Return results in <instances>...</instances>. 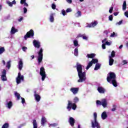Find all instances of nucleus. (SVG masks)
Listing matches in <instances>:
<instances>
[{"mask_svg":"<svg viewBox=\"0 0 128 128\" xmlns=\"http://www.w3.org/2000/svg\"><path fill=\"white\" fill-rule=\"evenodd\" d=\"M113 19V17H112V15H110L108 17V20H112Z\"/></svg>","mask_w":128,"mask_h":128,"instance_id":"48","label":"nucleus"},{"mask_svg":"<svg viewBox=\"0 0 128 128\" xmlns=\"http://www.w3.org/2000/svg\"><path fill=\"white\" fill-rule=\"evenodd\" d=\"M67 2H68V4H72V0H66Z\"/></svg>","mask_w":128,"mask_h":128,"instance_id":"58","label":"nucleus"},{"mask_svg":"<svg viewBox=\"0 0 128 128\" xmlns=\"http://www.w3.org/2000/svg\"><path fill=\"white\" fill-rule=\"evenodd\" d=\"M96 104L97 106H102L104 108L108 106V100H106V98L102 99L101 101L100 100H97L96 101Z\"/></svg>","mask_w":128,"mask_h":128,"instance_id":"5","label":"nucleus"},{"mask_svg":"<svg viewBox=\"0 0 128 128\" xmlns=\"http://www.w3.org/2000/svg\"><path fill=\"white\" fill-rule=\"evenodd\" d=\"M105 44L106 46H110L112 44V42H109L107 41L106 42Z\"/></svg>","mask_w":128,"mask_h":128,"instance_id":"44","label":"nucleus"},{"mask_svg":"<svg viewBox=\"0 0 128 128\" xmlns=\"http://www.w3.org/2000/svg\"><path fill=\"white\" fill-rule=\"evenodd\" d=\"M80 102V99L77 97L75 96L73 99V102L72 101L68 100V104L67 106V110L70 112L72 108L74 110H76V104L78 102Z\"/></svg>","mask_w":128,"mask_h":128,"instance_id":"3","label":"nucleus"},{"mask_svg":"<svg viewBox=\"0 0 128 128\" xmlns=\"http://www.w3.org/2000/svg\"><path fill=\"white\" fill-rule=\"evenodd\" d=\"M33 128H38V123L36 122V120H33Z\"/></svg>","mask_w":128,"mask_h":128,"instance_id":"31","label":"nucleus"},{"mask_svg":"<svg viewBox=\"0 0 128 128\" xmlns=\"http://www.w3.org/2000/svg\"><path fill=\"white\" fill-rule=\"evenodd\" d=\"M34 36V30H30V32H28L24 36V38L26 40L28 38H32Z\"/></svg>","mask_w":128,"mask_h":128,"instance_id":"9","label":"nucleus"},{"mask_svg":"<svg viewBox=\"0 0 128 128\" xmlns=\"http://www.w3.org/2000/svg\"><path fill=\"white\" fill-rule=\"evenodd\" d=\"M114 16H116L118 14V12H114Z\"/></svg>","mask_w":128,"mask_h":128,"instance_id":"60","label":"nucleus"},{"mask_svg":"<svg viewBox=\"0 0 128 128\" xmlns=\"http://www.w3.org/2000/svg\"><path fill=\"white\" fill-rule=\"evenodd\" d=\"M34 96L35 100H36V102H38L40 100V96L36 94V92H34Z\"/></svg>","mask_w":128,"mask_h":128,"instance_id":"18","label":"nucleus"},{"mask_svg":"<svg viewBox=\"0 0 128 128\" xmlns=\"http://www.w3.org/2000/svg\"><path fill=\"white\" fill-rule=\"evenodd\" d=\"M23 10L24 14H26V12H28V9L24 7Z\"/></svg>","mask_w":128,"mask_h":128,"instance_id":"45","label":"nucleus"},{"mask_svg":"<svg viewBox=\"0 0 128 128\" xmlns=\"http://www.w3.org/2000/svg\"><path fill=\"white\" fill-rule=\"evenodd\" d=\"M18 30L17 28H16L14 26H12L11 28V30L10 32V34H14L16 32H18Z\"/></svg>","mask_w":128,"mask_h":128,"instance_id":"17","label":"nucleus"},{"mask_svg":"<svg viewBox=\"0 0 128 128\" xmlns=\"http://www.w3.org/2000/svg\"><path fill=\"white\" fill-rule=\"evenodd\" d=\"M69 122L71 126H74V119L72 117L70 118Z\"/></svg>","mask_w":128,"mask_h":128,"instance_id":"22","label":"nucleus"},{"mask_svg":"<svg viewBox=\"0 0 128 128\" xmlns=\"http://www.w3.org/2000/svg\"><path fill=\"white\" fill-rule=\"evenodd\" d=\"M78 88H72L70 90L74 94H76L78 92Z\"/></svg>","mask_w":128,"mask_h":128,"instance_id":"15","label":"nucleus"},{"mask_svg":"<svg viewBox=\"0 0 128 128\" xmlns=\"http://www.w3.org/2000/svg\"><path fill=\"white\" fill-rule=\"evenodd\" d=\"M96 118H98V114L95 112L94 114V120H91L92 128H100V123L98 122Z\"/></svg>","mask_w":128,"mask_h":128,"instance_id":"4","label":"nucleus"},{"mask_svg":"<svg viewBox=\"0 0 128 128\" xmlns=\"http://www.w3.org/2000/svg\"><path fill=\"white\" fill-rule=\"evenodd\" d=\"M21 100H22V104H26V100H24V98L21 97Z\"/></svg>","mask_w":128,"mask_h":128,"instance_id":"41","label":"nucleus"},{"mask_svg":"<svg viewBox=\"0 0 128 128\" xmlns=\"http://www.w3.org/2000/svg\"><path fill=\"white\" fill-rule=\"evenodd\" d=\"M44 50L42 48H40V50L38 52V56L37 57V62L38 66L42 64V58H44Z\"/></svg>","mask_w":128,"mask_h":128,"instance_id":"6","label":"nucleus"},{"mask_svg":"<svg viewBox=\"0 0 128 128\" xmlns=\"http://www.w3.org/2000/svg\"><path fill=\"white\" fill-rule=\"evenodd\" d=\"M97 90L100 94H104L106 90L104 88L101 86H98Z\"/></svg>","mask_w":128,"mask_h":128,"instance_id":"19","label":"nucleus"},{"mask_svg":"<svg viewBox=\"0 0 128 128\" xmlns=\"http://www.w3.org/2000/svg\"><path fill=\"white\" fill-rule=\"evenodd\" d=\"M5 106L7 108H8V110H10L12 107V102L11 100H6Z\"/></svg>","mask_w":128,"mask_h":128,"instance_id":"11","label":"nucleus"},{"mask_svg":"<svg viewBox=\"0 0 128 128\" xmlns=\"http://www.w3.org/2000/svg\"><path fill=\"white\" fill-rule=\"evenodd\" d=\"M114 56H116V52H114V50L112 51V54H111V56H109V58H114Z\"/></svg>","mask_w":128,"mask_h":128,"instance_id":"36","label":"nucleus"},{"mask_svg":"<svg viewBox=\"0 0 128 128\" xmlns=\"http://www.w3.org/2000/svg\"><path fill=\"white\" fill-rule=\"evenodd\" d=\"M14 96L16 98V100H19L22 98V97H20V94H18L17 92H14Z\"/></svg>","mask_w":128,"mask_h":128,"instance_id":"24","label":"nucleus"},{"mask_svg":"<svg viewBox=\"0 0 128 128\" xmlns=\"http://www.w3.org/2000/svg\"><path fill=\"white\" fill-rule=\"evenodd\" d=\"M54 14H50V22H54Z\"/></svg>","mask_w":128,"mask_h":128,"instance_id":"25","label":"nucleus"},{"mask_svg":"<svg viewBox=\"0 0 128 128\" xmlns=\"http://www.w3.org/2000/svg\"><path fill=\"white\" fill-rule=\"evenodd\" d=\"M23 4H24V6L26 8H28V4L26 2H24Z\"/></svg>","mask_w":128,"mask_h":128,"instance_id":"53","label":"nucleus"},{"mask_svg":"<svg viewBox=\"0 0 128 128\" xmlns=\"http://www.w3.org/2000/svg\"><path fill=\"white\" fill-rule=\"evenodd\" d=\"M110 36L112 38H114V36H116V33L114 32L112 34H111Z\"/></svg>","mask_w":128,"mask_h":128,"instance_id":"50","label":"nucleus"},{"mask_svg":"<svg viewBox=\"0 0 128 128\" xmlns=\"http://www.w3.org/2000/svg\"><path fill=\"white\" fill-rule=\"evenodd\" d=\"M33 44L35 48H40V42L38 40H34L33 41Z\"/></svg>","mask_w":128,"mask_h":128,"instance_id":"14","label":"nucleus"},{"mask_svg":"<svg viewBox=\"0 0 128 128\" xmlns=\"http://www.w3.org/2000/svg\"><path fill=\"white\" fill-rule=\"evenodd\" d=\"M74 16L76 18H80V16H82V12L80 10H78L75 14Z\"/></svg>","mask_w":128,"mask_h":128,"instance_id":"26","label":"nucleus"},{"mask_svg":"<svg viewBox=\"0 0 128 128\" xmlns=\"http://www.w3.org/2000/svg\"><path fill=\"white\" fill-rule=\"evenodd\" d=\"M56 126V124H49V126Z\"/></svg>","mask_w":128,"mask_h":128,"instance_id":"54","label":"nucleus"},{"mask_svg":"<svg viewBox=\"0 0 128 128\" xmlns=\"http://www.w3.org/2000/svg\"><path fill=\"white\" fill-rule=\"evenodd\" d=\"M114 10V7L113 6H111L109 10V12L110 14H112V10Z\"/></svg>","mask_w":128,"mask_h":128,"instance_id":"43","label":"nucleus"},{"mask_svg":"<svg viewBox=\"0 0 128 128\" xmlns=\"http://www.w3.org/2000/svg\"><path fill=\"white\" fill-rule=\"evenodd\" d=\"M24 76L22 75L20 72H18L17 78H16V82L17 84H20L22 82H24Z\"/></svg>","mask_w":128,"mask_h":128,"instance_id":"8","label":"nucleus"},{"mask_svg":"<svg viewBox=\"0 0 128 128\" xmlns=\"http://www.w3.org/2000/svg\"><path fill=\"white\" fill-rule=\"evenodd\" d=\"M73 44L75 48H80V44H78V40H74Z\"/></svg>","mask_w":128,"mask_h":128,"instance_id":"21","label":"nucleus"},{"mask_svg":"<svg viewBox=\"0 0 128 128\" xmlns=\"http://www.w3.org/2000/svg\"><path fill=\"white\" fill-rule=\"evenodd\" d=\"M107 82L111 84L116 88L118 86V82H116V76L114 72H110L107 75Z\"/></svg>","mask_w":128,"mask_h":128,"instance_id":"2","label":"nucleus"},{"mask_svg":"<svg viewBox=\"0 0 128 128\" xmlns=\"http://www.w3.org/2000/svg\"><path fill=\"white\" fill-rule=\"evenodd\" d=\"M22 50L23 52H26L28 50V48L24 46L22 47Z\"/></svg>","mask_w":128,"mask_h":128,"instance_id":"42","label":"nucleus"},{"mask_svg":"<svg viewBox=\"0 0 128 128\" xmlns=\"http://www.w3.org/2000/svg\"><path fill=\"white\" fill-rule=\"evenodd\" d=\"M6 52V49H4V47L0 46V54H2L4 52Z\"/></svg>","mask_w":128,"mask_h":128,"instance_id":"34","label":"nucleus"},{"mask_svg":"<svg viewBox=\"0 0 128 128\" xmlns=\"http://www.w3.org/2000/svg\"><path fill=\"white\" fill-rule=\"evenodd\" d=\"M128 63V60H123L122 61V65L124 66V64H127Z\"/></svg>","mask_w":128,"mask_h":128,"instance_id":"40","label":"nucleus"},{"mask_svg":"<svg viewBox=\"0 0 128 128\" xmlns=\"http://www.w3.org/2000/svg\"><path fill=\"white\" fill-rule=\"evenodd\" d=\"M106 42H108L106 38H104V40H102V44H104V42H105V44H106Z\"/></svg>","mask_w":128,"mask_h":128,"instance_id":"56","label":"nucleus"},{"mask_svg":"<svg viewBox=\"0 0 128 128\" xmlns=\"http://www.w3.org/2000/svg\"><path fill=\"white\" fill-rule=\"evenodd\" d=\"M124 14L126 18H128V12L126 11L124 12Z\"/></svg>","mask_w":128,"mask_h":128,"instance_id":"52","label":"nucleus"},{"mask_svg":"<svg viewBox=\"0 0 128 128\" xmlns=\"http://www.w3.org/2000/svg\"><path fill=\"white\" fill-rule=\"evenodd\" d=\"M126 46L128 50V42L126 44Z\"/></svg>","mask_w":128,"mask_h":128,"instance_id":"64","label":"nucleus"},{"mask_svg":"<svg viewBox=\"0 0 128 128\" xmlns=\"http://www.w3.org/2000/svg\"><path fill=\"white\" fill-rule=\"evenodd\" d=\"M87 24L88 25L86 26V28H94V26L98 24V21L95 20L90 24Z\"/></svg>","mask_w":128,"mask_h":128,"instance_id":"13","label":"nucleus"},{"mask_svg":"<svg viewBox=\"0 0 128 128\" xmlns=\"http://www.w3.org/2000/svg\"><path fill=\"white\" fill-rule=\"evenodd\" d=\"M122 46H122V45H120V46H119V48H122Z\"/></svg>","mask_w":128,"mask_h":128,"instance_id":"63","label":"nucleus"},{"mask_svg":"<svg viewBox=\"0 0 128 128\" xmlns=\"http://www.w3.org/2000/svg\"><path fill=\"white\" fill-rule=\"evenodd\" d=\"M101 66L102 65L100 64L97 63L95 66V68H94V70H100V68Z\"/></svg>","mask_w":128,"mask_h":128,"instance_id":"27","label":"nucleus"},{"mask_svg":"<svg viewBox=\"0 0 128 128\" xmlns=\"http://www.w3.org/2000/svg\"><path fill=\"white\" fill-rule=\"evenodd\" d=\"M2 64H4V66L6 65V62H5L4 60H3L2 61Z\"/></svg>","mask_w":128,"mask_h":128,"instance_id":"62","label":"nucleus"},{"mask_svg":"<svg viewBox=\"0 0 128 128\" xmlns=\"http://www.w3.org/2000/svg\"><path fill=\"white\" fill-rule=\"evenodd\" d=\"M46 122V117L42 116L41 120V124L43 126H44V124Z\"/></svg>","mask_w":128,"mask_h":128,"instance_id":"23","label":"nucleus"},{"mask_svg":"<svg viewBox=\"0 0 128 128\" xmlns=\"http://www.w3.org/2000/svg\"><path fill=\"white\" fill-rule=\"evenodd\" d=\"M26 0H20V4H23L24 2H26Z\"/></svg>","mask_w":128,"mask_h":128,"instance_id":"47","label":"nucleus"},{"mask_svg":"<svg viewBox=\"0 0 128 128\" xmlns=\"http://www.w3.org/2000/svg\"><path fill=\"white\" fill-rule=\"evenodd\" d=\"M114 60L112 58H109V65L110 66H112L114 64Z\"/></svg>","mask_w":128,"mask_h":128,"instance_id":"33","label":"nucleus"},{"mask_svg":"<svg viewBox=\"0 0 128 128\" xmlns=\"http://www.w3.org/2000/svg\"><path fill=\"white\" fill-rule=\"evenodd\" d=\"M6 4L9 6H12V4H16V0H14L12 2H10V0L6 1Z\"/></svg>","mask_w":128,"mask_h":128,"instance_id":"20","label":"nucleus"},{"mask_svg":"<svg viewBox=\"0 0 128 128\" xmlns=\"http://www.w3.org/2000/svg\"><path fill=\"white\" fill-rule=\"evenodd\" d=\"M40 76H42V82L46 80V70L44 68L41 67L40 68Z\"/></svg>","mask_w":128,"mask_h":128,"instance_id":"7","label":"nucleus"},{"mask_svg":"<svg viewBox=\"0 0 128 128\" xmlns=\"http://www.w3.org/2000/svg\"><path fill=\"white\" fill-rule=\"evenodd\" d=\"M94 56H96V54H88L86 56V58H94Z\"/></svg>","mask_w":128,"mask_h":128,"instance_id":"30","label":"nucleus"},{"mask_svg":"<svg viewBox=\"0 0 128 128\" xmlns=\"http://www.w3.org/2000/svg\"><path fill=\"white\" fill-rule=\"evenodd\" d=\"M106 44L103 43L102 44V48L103 50H106Z\"/></svg>","mask_w":128,"mask_h":128,"instance_id":"51","label":"nucleus"},{"mask_svg":"<svg viewBox=\"0 0 128 128\" xmlns=\"http://www.w3.org/2000/svg\"><path fill=\"white\" fill-rule=\"evenodd\" d=\"M83 40H88V37L86 36H82Z\"/></svg>","mask_w":128,"mask_h":128,"instance_id":"57","label":"nucleus"},{"mask_svg":"<svg viewBox=\"0 0 128 128\" xmlns=\"http://www.w3.org/2000/svg\"><path fill=\"white\" fill-rule=\"evenodd\" d=\"M72 12V9L68 8L66 10V12Z\"/></svg>","mask_w":128,"mask_h":128,"instance_id":"49","label":"nucleus"},{"mask_svg":"<svg viewBox=\"0 0 128 128\" xmlns=\"http://www.w3.org/2000/svg\"><path fill=\"white\" fill-rule=\"evenodd\" d=\"M23 66L24 63L22 62V60L20 59L18 62V68L20 70H22Z\"/></svg>","mask_w":128,"mask_h":128,"instance_id":"16","label":"nucleus"},{"mask_svg":"<svg viewBox=\"0 0 128 128\" xmlns=\"http://www.w3.org/2000/svg\"><path fill=\"white\" fill-rule=\"evenodd\" d=\"M78 36H79L80 38H82V36H84V35H82V34H79L78 35Z\"/></svg>","mask_w":128,"mask_h":128,"instance_id":"59","label":"nucleus"},{"mask_svg":"<svg viewBox=\"0 0 128 128\" xmlns=\"http://www.w3.org/2000/svg\"><path fill=\"white\" fill-rule=\"evenodd\" d=\"M10 62H12L11 60H9L6 62V68H8V70H10V68L11 64Z\"/></svg>","mask_w":128,"mask_h":128,"instance_id":"32","label":"nucleus"},{"mask_svg":"<svg viewBox=\"0 0 128 128\" xmlns=\"http://www.w3.org/2000/svg\"><path fill=\"white\" fill-rule=\"evenodd\" d=\"M22 20H24V18L23 17H21L20 18L18 19V22H22Z\"/></svg>","mask_w":128,"mask_h":128,"instance_id":"55","label":"nucleus"},{"mask_svg":"<svg viewBox=\"0 0 128 128\" xmlns=\"http://www.w3.org/2000/svg\"><path fill=\"white\" fill-rule=\"evenodd\" d=\"M74 56H78V48H76L74 50Z\"/></svg>","mask_w":128,"mask_h":128,"instance_id":"28","label":"nucleus"},{"mask_svg":"<svg viewBox=\"0 0 128 128\" xmlns=\"http://www.w3.org/2000/svg\"><path fill=\"white\" fill-rule=\"evenodd\" d=\"M126 2L124 0L122 4V10H126Z\"/></svg>","mask_w":128,"mask_h":128,"instance_id":"35","label":"nucleus"},{"mask_svg":"<svg viewBox=\"0 0 128 128\" xmlns=\"http://www.w3.org/2000/svg\"><path fill=\"white\" fill-rule=\"evenodd\" d=\"M98 59H96V58L92 59V61L88 63L87 66L86 68V70H88L90 68V66H92V64H98Z\"/></svg>","mask_w":128,"mask_h":128,"instance_id":"10","label":"nucleus"},{"mask_svg":"<svg viewBox=\"0 0 128 128\" xmlns=\"http://www.w3.org/2000/svg\"><path fill=\"white\" fill-rule=\"evenodd\" d=\"M112 108L111 110L112 112H114L115 110H116V105L114 104L112 106Z\"/></svg>","mask_w":128,"mask_h":128,"instance_id":"39","label":"nucleus"},{"mask_svg":"<svg viewBox=\"0 0 128 128\" xmlns=\"http://www.w3.org/2000/svg\"><path fill=\"white\" fill-rule=\"evenodd\" d=\"M76 68L79 78V80H78V82H86V72H82V65L77 63Z\"/></svg>","mask_w":128,"mask_h":128,"instance_id":"1","label":"nucleus"},{"mask_svg":"<svg viewBox=\"0 0 128 128\" xmlns=\"http://www.w3.org/2000/svg\"><path fill=\"white\" fill-rule=\"evenodd\" d=\"M116 26H120L122 24V20H120L119 22H117L116 23Z\"/></svg>","mask_w":128,"mask_h":128,"instance_id":"37","label":"nucleus"},{"mask_svg":"<svg viewBox=\"0 0 128 128\" xmlns=\"http://www.w3.org/2000/svg\"><path fill=\"white\" fill-rule=\"evenodd\" d=\"M61 14L64 16H66V12L64 10H62L61 11Z\"/></svg>","mask_w":128,"mask_h":128,"instance_id":"38","label":"nucleus"},{"mask_svg":"<svg viewBox=\"0 0 128 128\" xmlns=\"http://www.w3.org/2000/svg\"><path fill=\"white\" fill-rule=\"evenodd\" d=\"M101 116L102 119L106 120L108 118V114H106V112H102Z\"/></svg>","mask_w":128,"mask_h":128,"instance_id":"29","label":"nucleus"},{"mask_svg":"<svg viewBox=\"0 0 128 128\" xmlns=\"http://www.w3.org/2000/svg\"><path fill=\"white\" fill-rule=\"evenodd\" d=\"M32 59L31 60H34V56L32 55L31 56Z\"/></svg>","mask_w":128,"mask_h":128,"instance_id":"61","label":"nucleus"},{"mask_svg":"<svg viewBox=\"0 0 128 128\" xmlns=\"http://www.w3.org/2000/svg\"><path fill=\"white\" fill-rule=\"evenodd\" d=\"M52 10H56V4H52Z\"/></svg>","mask_w":128,"mask_h":128,"instance_id":"46","label":"nucleus"},{"mask_svg":"<svg viewBox=\"0 0 128 128\" xmlns=\"http://www.w3.org/2000/svg\"><path fill=\"white\" fill-rule=\"evenodd\" d=\"M1 79L2 82H6V80H8V79L6 78V70H4L2 72Z\"/></svg>","mask_w":128,"mask_h":128,"instance_id":"12","label":"nucleus"}]
</instances>
